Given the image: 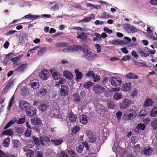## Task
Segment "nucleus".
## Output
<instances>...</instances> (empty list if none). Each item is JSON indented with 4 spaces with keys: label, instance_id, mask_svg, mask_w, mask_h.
Wrapping results in <instances>:
<instances>
[{
    "label": "nucleus",
    "instance_id": "f257e3e1",
    "mask_svg": "<svg viewBox=\"0 0 157 157\" xmlns=\"http://www.w3.org/2000/svg\"><path fill=\"white\" fill-rule=\"evenodd\" d=\"M82 49L84 53L82 55V57L87 61H92L98 57V55L91 52L87 46H84Z\"/></svg>",
    "mask_w": 157,
    "mask_h": 157
},
{
    "label": "nucleus",
    "instance_id": "f03ea898",
    "mask_svg": "<svg viewBox=\"0 0 157 157\" xmlns=\"http://www.w3.org/2000/svg\"><path fill=\"white\" fill-rule=\"evenodd\" d=\"M66 47V48H64L63 50V51L65 53L74 52L79 50H81L82 48V47L79 45L68 46V44Z\"/></svg>",
    "mask_w": 157,
    "mask_h": 157
},
{
    "label": "nucleus",
    "instance_id": "7ed1b4c3",
    "mask_svg": "<svg viewBox=\"0 0 157 157\" xmlns=\"http://www.w3.org/2000/svg\"><path fill=\"white\" fill-rule=\"evenodd\" d=\"M123 28L128 33H134L137 32V29L134 26L131 25L128 23L124 24L123 25Z\"/></svg>",
    "mask_w": 157,
    "mask_h": 157
},
{
    "label": "nucleus",
    "instance_id": "20e7f679",
    "mask_svg": "<svg viewBox=\"0 0 157 157\" xmlns=\"http://www.w3.org/2000/svg\"><path fill=\"white\" fill-rule=\"evenodd\" d=\"M133 104V101L124 98L122 100V102L120 103L119 106L121 109H123L127 108L130 105Z\"/></svg>",
    "mask_w": 157,
    "mask_h": 157
},
{
    "label": "nucleus",
    "instance_id": "39448f33",
    "mask_svg": "<svg viewBox=\"0 0 157 157\" xmlns=\"http://www.w3.org/2000/svg\"><path fill=\"white\" fill-rule=\"evenodd\" d=\"M110 79L111 84L114 86L120 85L122 82L121 78L118 77H113Z\"/></svg>",
    "mask_w": 157,
    "mask_h": 157
},
{
    "label": "nucleus",
    "instance_id": "423d86ee",
    "mask_svg": "<svg viewBox=\"0 0 157 157\" xmlns=\"http://www.w3.org/2000/svg\"><path fill=\"white\" fill-rule=\"evenodd\" d=\"M136 50L140 57H144L149 56L148 53H147L148 51V48H138L136 49Z\"/></svg>",
    "mask_w": 157,
    "mask_h": 157
},
{
    "label": "nucleus",
    "instance_id": "0eeeda50",
    "mask_svg": "<svg viewBox=\"0 0 157 157\" xmlns=\"http://www.w3.org/2000/svg\"><path fill=\"white\" fill-rule=\"evenodd\" d=\"M39 76L42 79L46 80L50 77V74L47 70L44 69L40 72Z\"/></svg>",
    "mask_w": 157,
    "mask_h": 157
},
{
    "label": "nucleus",
    "instance_id": "6e6552de",
    "mask_svg": "<svg viewBox=\"0 0 157 157\" xmlns=\"http://www.w3.org/2000/svg\"><path fill=\"white\" fill-rule=\"evenodd\" d=\"M129 112V110H127L125 112L123 116V119L124 120H130L133 118L135 115L133 113L128 114Z\"/></svg>",
    "mask_w": 157,
    "mask_h": 157
},
{
    "label": "nucleus",
    "instance_id": "1a4fd4ad",
    "mask_svg": "<svg viewBox=\"0 0 157 157\" xmlns=\"http://www.w3.org/2000/svg\"><path fill=\"white\" fill-rule=\"evenodd\" d=\"M86 133L88 138L89 142L90 143L94 142L96 140V138L93 135V132L90 130H87L86 131Z\"/></svg>",
    "mask_w": 157,
    "mask_h": 157
},
{
    "label": "nucleus",
    "instance_id": "9d476101",
    "mask_svg": "<svg viewBox=\"0 0 157 157\" xmlns=\"http://www.w3.org/2000/svg\"><path fill=\"white\" fill-rule=\"evenodd\" d=\"M36 109L33 107H29L25 111L27 115L29 116L32 117L36 113Z\"/></svg>",
    "mask_w": 157,
    "mask_h": 157
},
{
    "label": "nucleus",
    "instance_id": "9b49d317",
    "mask_svg": "<svg viewBox=\"0 0 157 157\" xmlns=\"http://www.w3.org/2000/svg\"><path fill=\"white\" fill-rule=\"evenodd\" d=\"M19 107L23 110H26L30 107L29 104L24 100H21L19 104Z\"/></svg>",
    "mask_w": 157,
    "mask_h": 157
},
{
    "label": "nucleus",
    "instance_id": "f8f14e48",
    "mask_svg": "<svg viewBox=\"0 0 157 157\" xmlns=\"http://www.w3.org/2000/svg\"><path fill=\"white\" fill-rule=\"evenodd\" d=\"M27 63L25 62L19 65L18 67L15 69L14 71L15 73L18 72H23L26 69Z\"/></svg>",
    "mask_w": 157,
    "mask_h": 157
},
{
    "label": "nucleus",
    "instance_id": "ddd939ff",
    "mask_svg": "<svg viewBox=\"0 0 157 157\" xmlns=\"http://www.w3.org/2000/svg\"><path fill=\"white\" fill-rule=\"evenodd\" d=\"M93 89L95 93H101L103 92L105 89L101 86L97 85L93 87Z\"/></svg>",
    "mask_w": 157,
    "mask_h": 157
},
{
    "label": "nucleus",
    "instance_id": "4468645a",
    "mask_svg": "<svg viewBox=\"0 0 157 157\" xmlns=\"http://www.w3.org/2000/svg\"><path fill=\"white\" fill-rule=\"evenodd\" d=\"M153 151L152 148L149 146H148L143 148L142 152L144 155H148L151 154Z\"/></svg>",
    "mask_w": 157,
    "mask_h": 157
},
{
    "label": "nucleus",
    "instance_id": "2eb2a0df",
    "mask_svg": "<svg viewBox=\"0 0 157 157\" xmlns=\"http://www.w3.org/2000/svg\"><path fill=\"white\" fill-rule=\"evenodd\" d=\"M68 88L65 85H63L61 86L60 89V94L63 96H65L68 94Z\"/></svg>",
    "mask_w": 157,
    "mask_h": 157
},
{
    "label": "nucleus",
    "instance_id": "dca6fc26",
    "mask_svg": "<svg viewBox=\"0 0 157 157\" xmlns=\"http://www.w3.org/2000/svg\"><path fill=\"white\" fill-rule=\"evenodd\" d=\"M12 144L13 148L15 150L18 149L21 146V143L17 140H13Z\"/></svg>",
    "mask_w": 157,
    "mask_h": 157
},
{
    "label": "nucleus",
    "instance_id": "f3484780",
    "mask_svg": "<svg viewBox=\"0 0 157 157\" xmlns=\"http://www.w3.org/2000/svg\"><path fill=\"white\" fill-rule=\"evenodd\" d=\"M50 72L54 79L57 80L59 78L60 76L58 72L57 71L52 69L50 70Z\"/></svg>",
    "mask_w": 157,
    "mask_h": 157
},
{
    "label": "nucleus",
    "instance_id": "a211bd4d",
    "mask_svg": "<svg viewBox=\"0 0 157 157\" xmlns=\"http://www.w3.org/2000/svg\"><path fill=\"white\" fill-rule=\"evenodd\" d=\"M131 89V84L130 82L126 83L122 86V90L124 92L129 91Z\"/></svg>",
    "mask_w": 157,
    "mask_h": 157
},
{
    "label": "nucleus",
    "instance_id": "6ab92c4d",
    "mask_svg": "<svg viewBox=\"0 0 157 157\" xmlns=\"http://www.w3.org/2000/svg\"><path fill=\"white\" fill-rule=\"evenodd\" d=\"M72 98L74 102L77 103L81 101L80 96L77 93H74L72 95Z\"/></svg>",
    "mask_w": 157,
    "mask_h": 157
},
{
    "label": "nucleus",
    "instance_id": "aec40b11",
    "mask_svg": "<svg viewBox=\"0 0 157 157\" xmlns=\"http://www.w3.org/2000/svg\"><path fill=\"white\" fill-rule=\"evenodd\" d=\"M63 76L69 80L72 79L73 78L72 74L68 71H66L63 72Z\"/></svg>",
    "mask_w": 157,
    "mask_h": 157
},
{
    "label": "nucleus",
    "instance_id": "412c9836",
    "mask_svg": "<svg viewBox=\"0 0 157 157\" xmlns=\"http://www.w3.org/2000/svg\"><path fill=\"white\" fill-rule=\"evenodd\" d=\"M88 118L85 115H81L79 117L80 121L83 124H85L88 122Z\"/></svg>",
    "mask_w": 157,
    "mask_h": 157
},
{
    "label": "nucleus",
    "instance_id": "4be33fe9",
    "mask_svg": "<svg viewBox=\"0 0 157 157\" xmlns=\"http://www.w3.org/2000/svg\"><path fill=\"white\" fill-rule=\"evenodd\" d=\"M153 103L152 100L150 98H148L145 101L144 104V107L146 108L152 105Z\"/></svg>",
    "mask_w": 157,
    "mask_h": 157
},
{
    "label": "nucleus",
    "instance_id": "5701e85b",
    "mask_svg": "<svg viewBox=\"0 0 157 157\" xmlns=\"http://www.w3.org/2000/svg\"><path fill=\"white\" fill-rule=\"evenodd\" d=\"M77 34L78 35L77 38L78 39L85 40L87 37V36L85 35L86 33H83L77 32Z\"/></svg>",
    "mask_w": 157,
    "mask_h": 157
},
{
    "label": "nucleus",
    "instance_id": "b1692460",
    "mask_svg": "<svg viewBox=\"0 0 157 157\" xmlns=\"http://www.w3.org/2000/svg\"><path fill=\"white\" fill-rule=\"evenodd\" d=\"M125 77L130 79H136L138 78V76L137 75H135L132 72H130L128 74L126 75Z\"/></svg>",
    "mask_w": 157,
    "mask_h": 157
},
{
    "label": "nucleus",
    "instance_id": "393cba45",
    "mask_svg": "<svg viewBox=\"0 0 157 157\" xmlns=\"http://www.w3.org/2000/svg\"><path fill=\"white\" fill-rule=\"evenodd\" d=\"M31 86L33 89H36L39 87V83L37 80L33 81L31 83Z\"/></svg>",
    "mask_w": 157,
    "mask_h": 157
},
{
    "label": "nucleus",
    "instance_id": "a878e982",
    "mask_svg": "<svg viewBox=\"0 0 157 157\" xmlns=\"http://www.w3.org/2000/svg\"><path fill=\"white\" fill-rule=\"evenodd\" d=\"M110 44H114L115 45H121L123 44V42L122 40H113L111 41H110L109 42Z\"/></svg>",
    "mask_w": 157,
    "mask_h": 157
},
{
    "label": "nucleus",
    "instance_id": "bb28decb",
    "mask_svg": "<svg viewBox=\"0 0 157 157\" xmlns=\"http://www.w3.org/2000/svg\"><path fill=\"white\" fill-rule=\"evenodd\" d=\"M123 97L121 94L118 92H116L113 96L114 100H117L120 99Z\"/></svg>",
    "mask_w": 157,
    "mask_h": 157
},
{
    "label": "nucleus",
    "instance_id": "cd10ccee",
    "mask_svg": "<svg viewBox=\"0 0 157 157\" xmlns=\"http://www.w3.org/2000/svg\"><path fill=\"white\" fill-rule=\"evenodd\" d=\"M75 72L76 74V80L78 81L79 79H81L82 78V74L81 72L79 71L78 70H75Z\"/></svg>",
    "mask_w": 157,
    "mask_h": 157
},
{
    "label": "nucleus",
    "instance_id": "c85d7f7f",
    "mask_svg": "<svg viewBox=\"0 0 157 157\" xmlns=\"http://www.w3.org/2000/svg\"><path fill=\"white\" fill-rule=\"evenodd\" d=\"M87 7H90L91 9H98L101 7V6L99 5H94L91 3H87L86 4Z\"/></svg>",
    "mask_w": 157,
    "mask_h": 157
},
{
    "label": "nucleus",
    "instance_id": "c756f323",
    "mask_svg": "<svg viewBox=\"0 0 157 157\" xmlns=\"http://www.w3.org/2000/svg\"><path fill=\"white\" fill-rule=\"evenodd\" d=\"M17 120L16 119H14L11 120L4 127V129H6L9 127H10L11 125H13L14 124L15 122H17Z\"/></svg>",
    "mask_w": 157,
    "mask_h": 157
},
{
    "label": "nucleus",
    "instance_id": "7c9ffc66",
    "mask_svg": "<svg viewBox=\"0 0 157 157\" xmlns=\"http://www.w3.org/2000/svg\"><path fill=\"white\" fill-rule=\"evenodd\" d=\"M46 47H43L37 52V55L40 56H42L46 52L47 50Z\"/></svg>",
    "mask_w": 157,
    "mask_h": 157
},
{
    "label": "nucleus",
    "instance_id": "2f4dec72",
    "mask_svg": "<svg viewBox=\"0 0 157 157\" xmlns=\"http://www.w3.org/2000/svg\"><path fill=\"white\" fill-rule=\"evenodd\" d=\"M150 115L152 117H155L157 116V107H154L152 108L151 112Z\"/></svg>",
    "mask_w": 157,
    "mask_h": 157
},
{
    "label": "nucleus",
    "instance_id": "473e14b6",
    "mask_svg": "<svg viewBox=\"0 0 157 157\" xmlns=\"http://www.w3.org/2000/svg\"><path fill=\"white\" fill-rule=\"evenodd\" d=\"M130 112L133 113L136 116L138 113V110L137 108L136 105H133L132 107V108L130 110H128Z\"/></svg>",
    "mask_w": 157,
    "mask_h": 157
},
{
    "label": "nucleus",
    "instance_id": "72a5a7b5",
    "mask_svg": "<svg viewBox=\"0 0 157 157\" xmlns=\"http://www.w3.org/2000/svg\"><path fill=\"white\" fill-rule=\"evenodd\" d=\"M48 106L46 104H42L39 105V108L40 110L43 112L47 110Z\"/></svg>",
    "mask_w": 157,
    "mask_h": 157
},
{
    "label": "nucleus",
    "instance_id": "f704fd0d",
    "mask_svg": "<svg viewBox=\"0 0 157 157\" xmlns=\"http://www.w3.org/2000/svg\"><path fill=\"white\" fill-rule=\"evenodd\" d=\"M68 44L65 42H59L57 43L55 46L58 48H63L66 47Z\"/></svg>",
    "mask_w": 157,
    "mask_h": 157
},
{
    "label": "nucleus",
    "instance_id": "c9c22d12",
    "mask_svg": "<svg viewBox=\"0 0 157 157\" xmlns=\"http://www.w3.org/2000/svg\"><path fill=\"white\" fill-rule=\"evenodd\" d=\"M51 142L53 143L55 145H59L62 143L63 142V140L62 139L55 140H51Z\"/></svg>",
    "mask_w": 157,
    "mask_h": 157
},
{
    "label": "nucleus",
    "instance_id": "e433bc0d",
    "mask_svg": "<svg viewBox=\"0 0 157 157\" xmlns=\"http://www.w3.org/2000/svg\"><path fill=\"white\" fill-rule=\"evenodd\" d=\"M47 93V90L45 88H41L40 90L39 96L40 97H42L45 95Z\"/></svg>",
    "mask_w": 157,
    "mask_h": 157
},
{
    "label": "nucleus",
    "instance_id": "4c0bfd02",
    "mask_svg": "<svg viewBox=\"0 0 157 157\" xmlns=\"http://www.w3.org/2000/svg\"><path fill=\"white\" fill-rule=\"evenodd\" d=\"M77 118L76 115L70 113L69 115V119L71 122H75Z\"/></svg>",
    "mask_w": 157,
    "mask_h": 157
},
{
    "label": "nucleus",
    "instance_id": "58836bf2",
    "mask_svg": "<svg viewBox=\"0 0 157 157\" xmlns=\"http://www.w3.org/2000/svg\"><path fill=\"white\" fill-rule=\"evenodd\" d=\"M151 126L155 130H157V119L154 120L151 123Z\"/></svg>",
    "mask_w": 157,
    "mask_h": 157
},
{
    "label": "nucleus",
    "instance_id": "ea45409f",
    "mask_svg": "<svg viewBox=\"0 0 157 157\" xmlns=\"http://www.w3.org/2000/svg\"><path fill=\"white\" fill-rule=\"evenodd\" d=\"M10 140V138H7L2 143L3 146L5 147H8L9 146Z\"/></svg>",
    "mask_w": 157,
    "mask_h": 157
},
{
    "label": "nucleus",
    "instance_id": "a19ab883",
    "mask_svg": "<svg viewBox=\"0 0 157 157\" xmlns=\"http://www.w3.org/2000/svg\"><path fill=\"white\" fill-rule=\"evenodd\" d=\"M2 134L4 135L11 136L13 134V133L12 130L9 129L3 131Z\"/></svg>",
    "mask_w": 157,
    "mask_h": 157
},
{
    "label": "nucleus",
    "instance_id": "79ce46f5",
    "mask_svg": "<svg viewBox=\"0 0 157 157\" xmlns=\"http://www.w3.org/2000/svg\"><path fill=\"white\" fill-rule=\"evenodd\" d=\"M80 127L77 125L75 126L71 131L72 134L73 135L80 130Z\"/></svg>",
    "mask_w": 157,
    "mask_h": 157
},
{
    "label": "nucleus",
    "instance_id": "37998d69",
    "mask_svg": "<svg viewBox=\"0 0 157 157\" xmlns=\"http://www.w3.org/2000/svg\"><path fill=\"white\" fill-rule=\"evenodd\" d=\"M40 140H42L46 143H49L50 142V140L49 138L47 136H40Z\"/></svg>",
    "mask_w": 157,
    "mask_h": 157
},
{
    "label": "nucleus",
    "instance_id": "c03bdc74",
    "mask_svg": "<svg viewBox=\"0 0 157 157\" xmlns=\"http://www.w3.org/2000/svg\"><path fill=\"white\" fill-rule=\"evenodd\" d=\"M145 126L144 124L139 123L138 124L136 128L140 130H143L145 129Z\"/></svg>",
    "mask_w": 157,
    "mask_h": 157
},
{
    "label": "nucleus",
    "instance_id": "a18cd8bd",
    "mask_svg": "<svg viewBox=\"0 0 157 157\" xmlns=\"http://www.w3.org/2000/svg\"><path fill=\"white\" fill-rule=\"evenodd\" d=\"M15 131L18 134H21L23 133L24 130L21 127H16L15 129Z\"/></svg>",
    "mask_w": 157,
    "mask_h": 157
},
{
    "label": "nucleus",
    "instance_id": "49530a36",
    "mask_svg": "<svg viewBox=\"0 0 157 157\" xmlns=\"http://www.w3.org/2000/svg\"><path fill=\"white\" fill-rule=\"evenodd\" d=\"M93 82L89 81L88 82H85L84 85V86L85 88L87 89L90 88L92 86Z\"/></svg>",
    "mask_w": 157,
    "mask_h": 157
},
{
    "label": "nucleus",
    "instance_id": "de8ad7c7",
    "mask_svg": "<svg viewBox=\"0 0 157 157\" xmlns=\"http://www.w3.org/2000/svg\"><path fill=\"white\" fill-rule=\"evenodd\" d=\"M33 123L34 125H40L41 124V121L40 119L35 118L34 120Z\"/></svg>",
    "mask_w": 157,
    "mask_h": 157
},
{
    "label": "nucleus",
    "instance_id": "09e8293b",
    "mask_svg": "<svg viewBox=\"0 0 157 157\" xmlns=\"http://www.w3.org/2000/svg\"><path fill=\"white\" fill-rule=\"evenodd\" d=\"M26 145L29 148H32L33 147V146L34 145V144L33 141L31 140H29L28 141H27L26 144Z\"/></svg>",
    "mask_w": 157,
    "mask_h": 157
},
{
    "label": "nucleus",
    "instance_id": "8fccbe9b",
    "mask_svg": "<svg viewBox=\"0 0 157 157\" xmlns=\"http://www.w3.org/2000/svg\"><path fill=\"white\" fill-rule=\"evenodd\" d=\"M34 154L33 151L31 150H29L26 153V157H33Z\"/></svg>",
    "mask_w": 157,
    "mask_h": 157
},
{
    "label": "nucleus",
    "instance_id": "3c124183",
    "mask_svg": "<svg viewBox=\"0 0 157 157\" xmlns=\"http://www.w3.org/2000/svg\"><path fill=\"white\" fill-rule=\"evenodd\" d=\"M90 35H91L92 37H93L94 36L97 37V38L98 39V40H101V35H100V34L98 33H95L94 34H87Z\"/></svg>",
    "mask_w": 157,
    "mask_h": 157
},
{
    "label": "nucleus",
    "instance_id": "603ef678",
    "mask_svg": "<svg viewBox=\"0 0 157 157\" xmlns=\"http://www.w3.org/2000/svg\"><path fill=\"white\" fill-rule=\"evenodd\" d=\"M75 29L76 30H78L84 32H86L88 30H90V29L88 28H81L79 27H75Z\"/></svg>",
    "mask_w": 157,
    "mask_h": 157
},
{
    "label": "nucleus",
    "instance_id": "864d4df0",
    "mask_svg": "<svg viewBox=\"0 0 157 157\" xmlns=\"http://www.w3.org/2000/svg\"><path fill=\"white\" fill-rule=\"evenodd\" d=\"M140 145L137 144L134 146V150L136 154L138 153L140 151Z\"/></svg>",
    "mask_w": 157,
    "mask_h": 157
},
{
    "label": "nucleus",
    "instance_id": "5fc2aeb1",
    "mask_svg": "<svg viewBox=\"0 0 157 157\" xmlns=\"http://www.w3.org/2000/svg\"><path fill=\"white\" fill-rule=\"evenodd\" d=\"M59 6L57 3L54 4L52 7L50 8V10L52 11H56L59 10Z\"/></svg>",
    "mask_w": 157,
    "mask_h": 157
},
{
    "label": "nucleus",
    "instance_id": "6e6d98bb",
    "mask_svg": "<svg viewBox=\"0 0 157 157\" xmlns=\"http://www.w3.org/2000/svg\"><path fill=\"white\" fill-rule=\"evenodd\" d=\"M147 113L145 110L141 111L139 113L140 117L141 118H144L147 115Z\"/></svg>",
    "mask_w": 157,
    "mask_h": 157
},
{
    "label": "nucleus",
    "instance_id": "4d7b16f0",
    "mask_svg": "<svg viewBox=\"0 0 157 157\" xmlns=\"http://www.w3.org/2000/svg\"><path fill=\"white\" fill-rule=\"evenodd\" d=\"M65 82V79L63 78H61L59 81L56 82V86H59L60 84H63Z\"/></svg>",
    "mask_w": 157,
    "mask_h": 157
},
{
    "label": "nucleus",
    "instance_id": "13d9d810",
    "mask_svg": "<svg viewBox=\"0 0 157 157\" xmlns=\"http://www.w3.org/2000/svg\"><path fill=\"white\" fill-rule=\"evenodd\" d=\"M109 17H110L109 14L105 12H104L102 13L100 17L101 18H107Z\"/></svg>",
    "mask_w": 157,
    "mask_h": 157
},
{
    "label": "nucleus",
    "instance_id": "bf43d9fd",
    "mask_svg": "<svg viewBox=\"0 0 157 157\" xmlns=\"http://www.w3.org/2000/svg\"><path fill=\"white\" fill-rule=\"evenodd\" d=\"M66 151L67 152L71 155V157H77V155L75 154V153L73 151H72L71 150H67Z\"/></svg>",
    "mask_w": 157,
    "mask_h": 157
},
{
    "label": "nucleus",
    "instance_id": "052dcab7",
    "mask_svg": "<svg viewBox=\"0 0 157 157\" xmlns=\"http://www.w3.org/2000/svg\"><path fill=\"white\" fill-rule=\"evenodd\" d=\"M109 131L106 128H104L103 130V135L106 137L109 135Z\"/></svg>",
    "mask_w": 157,
    "mask_h": 157
},
{
    "label": "nucleus",
    "instance_id": "680f3d73",
    "mask_svg": "<svg viewBox=\"0 0 157 157\" xmlns=\"http://www.w3.org/2000/svg\"><path fill=\"white\" fill-rule=\"evenodd\" d=\"M83 145H80L77 147V150L78 152L81 153L83 150Z\"/></svg>",
    "mask_w": 157,
    "mask_h": 157
},
{
    "label": "nucleus",
    "instance_id": "e2e57ef3",
    "mask_svg": "<svg viewBox=\"0 0 157 157\" xmlns=\"http://www.w3.org/2000/svg\"><path fill=\"white\" fill-rule=\"evenodd\" d=\"M93 78V81L94 82H96L97 81H99L100 78V77L99 75H94Z\"/></svg>",
    "mask_w": 157,
    "mask_h": 157
},
{
    "label": "nucleus",
    "instance_id": "0e129e2a",
    "mask_svg": "<svg viewBox=\"0 0 157 157\" xmlns=\"http://www.w3.org/2000/svg\"><path fill=\"white\" fill-rule=\"evenodd\" d=\"M130 55H125L121 59V60L124 61L128 60H129L130 59Z\"/></svg>",
    "mask_w": 157,
    "mask_h": 157
},
{
    "label": "nucleus",
    "instance_id": "69168bd1",
    "mask_svg": "<svg viewBox=\"0 0 157 157\" xmlns=\"http://www.w3.org/2000/svg\"><path fill=\"white\" fill-rule=\"evenodd\" d=\"M31 131L30 129H27L25 133V135L26 137H29L31 134Z\"/></svg>",
    "mask_w": 157,
    "mask_h": 157
},
{
    "label": "nucleus",
    "instance_id": "338daca9",
    "mask_svg": "<svg viewBox=\"0 0 157 157\" xmlns=\"http://www.w3.org/2000/svg\"><path fill=\"white\" fill-rule=\"evenodd\" d=\"M54 115L55 117H59L60 116V111L58 109H55L53 111Z\"/></svg>",
    "mask_w": 157,
    "mask_h": 157
},
{
    "label": "nucleus",
    "instance_id": "774afa93",
    "mask_svg": "<svg viewBox=\"0 0 157 157\" xmlns=\"http://www.w3.org/2000/svg\"><path fill=\"white\" fill-rule=\"evenodd\" d=\"M58 157H68L67 155L64 151H61L59 154Z\"/></svg>",
    "mask_w": 157,
    "mask_h": 157
}]
</instances>
